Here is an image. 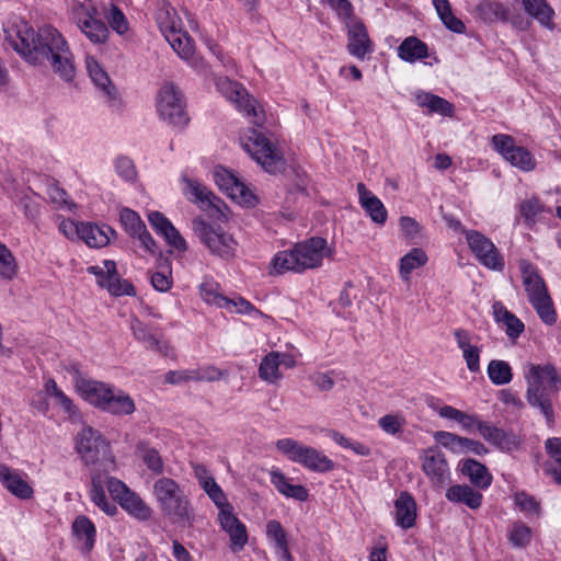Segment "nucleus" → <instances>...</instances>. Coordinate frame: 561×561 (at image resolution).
Segmentation results:
<instances>
[{"mask_svg": "<svg viewBox=\"0 0 561 561\" xmlns=\"http://www.w3.org/2000/svg\"><path fill=\"white\" fill-rule=\"evenodd\" d=\"M524 378L527 385V403L538 409L548 423H553V399L561 390V376L556 367L550 363H528L524 368Z\"/></svg>", "mask_w": 561, "mask_h": 561, "instance_id": "2", "label": "nucleus"}, {"mask_svg": "<svg viewBox=\"0 0 561 561\" xmlns=\"http://www.w3.org/2000/svg\"><path fill=\"white\" fill-rule=\"evenodd\" d=\"M182 181L185 183L184 195L193 203L197 204L203 210L214 209L216 213H221L222 201L217 197L202 183L182 175Z\"/></svg>", "mask_w": 561, "mask_h": 561, "instance_id": "16", "label": "nucleus"}, {"mask_svg": "<svg viewBox=\"0 0 561 561\" xmlns=\"http://www.w3.org/2000/svg\"><path fill=\"white\" fill-rule=\"evenodd\" d=\"M77 388L92 405L113 415H130L136 405L133 398L123 390L95 380H80Z\"/></svg>", "mask_w": 561, "mask_h": 561, "instance_id": "5", "label": "nucleus"}, {"mask_svg": "<svg viewBox=\"0 0 561 561\" xmlns=\"http://www.w3.org/2000/svg\"><path fill=\"white\" fill-rule=\"evenodd\" d=\"M394 518L398 526L410 529L415 525L416 503L408 492H401L394 502Z\"/></svg>", "mask_w": 561, "mask_h": 561, "instance_id": "26", "label": "nucleus"}, {"mask_svg": "<svg viewBox=\"0 0 561 561\" xmlns=\"http://www.w3.org/2000/svg\"><path fill=\"white\" fill-rule=\"evenodd\" d=\"M76 450L87 466L105 467L113 462L110 443L91 426H83L77 434Z\"/></svg>", "mask_w": 561, "mask_h": 561, "instance_id": "9", "label": "nucleus"}, {"mask_svg": "<svg viewBox=\"0 0 561 561\" xmlns=\"http://www.w3.org/2000/svg\"><path fill=\"white\" fill-rule=\"evenodd\" d=\"M152 493L163 517L171 524L191 527L195 522V512L184 486L169 477H160L152 486Z\"/></svg>", "mask_w": 561, "mask_h": 561, "instance_id": "3", "label": "nucleus"}, {"mask_svg": "<svg viewBox=\"0 0 561 561\" xmlns=\"http://www.w3.org/2000/svg\"><path fill=\"white\" fill-rule=\"evenodd\" d=\"M129 327L135 340L141 343L147 350L154 351L162 356L170 354V343L164 340L162 335L154 333L146 323L137 318H131Z\"/></svg>", "mask_w": 561, "mask_h": 561, "instance_id": "18", "label": "nucleus"}, {"mask_svg": "<svg viewBox=\"0 0 561 561\" xmlns=\"http://www.w3.org/2000/svg\"><path fill=\"white\" fill-rule=\"evenodd\" d=\"M221 528L229 535L230 549L241 551L248 542L245 525L232 513V506L222 508L218 514Z\"/></svg>", "mask_w": 561, "mask_h": 561, "instance_id": "17", "label": "nucleus"}, {"mask_svg": "<svg viewBox=\"0 0 561 561\" xmlns=\"http://www.w3.org/2000/svg\"><path fill=\"white\" fill-rule=\"evenodd\" d=\"M188 381H196L195 369L170 370L165 374V382L170 385H178Z\"/></svg>", "mask_w": 561, "mask_h": 561, "instance_id": "60", "label": "nucleus"}, {"mask_svg": "<svg viewBox=\"0 0 561 561\" xmlns=\"http://www.w3.org/2000/svg\"><path fill=\"white\" fill-rule=\"evenodd\" d=\"M536 310L541 321L548 325H552L557 321V313L549 293L528 299Z\"/></svg>", "mask_w": 561, "mask_h": 561, "instance_id": "45", "label": "nucleus"}, {"mask_svg": "<svg viewBox=\"0 0 561 561\" xmlns=\"http://www.w3.org/2000/svg\"><path fill=\"white\" fill-rule=\"evenodd\" d=\"M427 255L421 248H413L400 260L399 273L404 282H410L411 273L427 263Z\"/></svg>", "mask_w": 561, "mask_h": 561, "instance_id": "38", "label": "nucleus"}, {"mask_svg": "<svg viewBox=\"0 0 561 561\" xmlns=\"http://www.w3.org/2000/svg\"><path fill=\"white\" fill-rule=\"evenodd\" d=\"M488 377L496 386L507 385L513 379L511 365L502 359H492L488 365Z\"/></svg>", "mask_w": 561, "mask_h": 561, "instance_id": "47", "label": "nucleus"}, {"mask_svg": "<svg viewBox=\"0 0 561 561\" xmlns=\"http://www.w3.org/2000/svg\"><path fill=\"white\" fill-rule=\"evenodd\" d=\"M107 20L110 26L119 35L127 32L128 22L124 13L116 5H112Z\"/></svg>", "mask_w": 561, "mask_h": 561, "instance_id": "59", "label": "nucleus"}, {"mask_svg": "<svg viewBox=\"0 0 561 561\" xmlns=\"http://www.w3.org/2000/svg\"><path fill=\"white\" fill-rule=\"evenodd\" d=\"M119 220L130 237H136L146 227L139 215L129 208L121 210Z\"/></svg>", "mask_w": 561, "mask_h": 561, "instance_id": "53", "label": "nucleus"}, {"mask_svg": "<svg viewBox=\"0 0 561 561\" xmlns=\"http://www.w3.org/2000/svg\"><path fill=\"white\" fill-rule=\"evenodd\" d=\"M18 273V265L12 252L0 242V278L12 280Z\"/></svg>", "mask_w": 561, "mask_h": 561, "instance_id": "49", "label": "nucleus"}, {"mask_svg": "<svg viewBox=\"0 0 561 561\" xmlns=\"http://www.w3.org/2000/svg\"><path fill=\"white\" fill-rule=\"evenodd\" d=\"M278 352H271L263 357L260 367L259 376L264 381L273 383L282 378L279 373Z\"/></svg>", "mask_w": 561, "mask_h": 561, "instance_id": "48", "label": "nucleus"}, {"mask_svg": "<svg viewBox=\"0 0 561 561\" xmlns=\"http://www.w3.org/2000/svg\"><path fill=\"white\" fill-rule=\"evenodd\" d=\"M104 266H90L88 272L95 275L98 284L101 287L107 288L108 293L113 296H134L135 288L126 279H122L116 271V264L114 261H104Z\"/></svg>", "mask_w": 561, "mask_h": 561, "instance_id": "14", "label": "nucleus"}, {"mask_svg": "<svg viewBox=\"0 0 561 561\" xmlns=\"http://www.w3.org/2000/svg\"><path fill=\"white\" fill-rule=\"evenodd\" d=\"M106 488L111 496L118 503L121 502V499L125 497V495L130 491L123 481L114 477H108L106 479Z\"/></svg>", "mask_w": 561, "mask_h": 561, "instance_id": "61", "label": "nucleus"}, {"mask_svg": "<svg viewBox=\"0 0 561 561\" xmlns=\"http://www.w3.org/2000/svg\"><path fill=\"white\" fill-rule=\"evenodd\" d=\"M117 173L125 179L130 181L136 176V170L133 161L127 157H119L115 163Z\"/></svg>", "mask_w": 561, "mask_h": 561, "instance_id": "62", "label": "nucleus"}, {"mask_svg": "<svg viewBox=\"0 0 561 561\" xmlns=\"http://www.w3.org/2000/svg\"><path fill=\"white\" fill-rule=\"evenodd\" d=\"M0 481L9 492L21 500L33 496L32 486L16 471L2 463H0Z\"/></svg>", "mask_w": 561, "mask_h": 561, "instance_id": "27", "label": "nucleus"}, {"mask_svg": "<svg viewBox=\"0 0 561 561\" xmlns=\"http://www.w3.org/2000/svg\"><path fill=\"white\" fill-rule=\"evenodd\" d=\"M519 211L525 221L530 225L535 222L536 217L542 211V204L538 198H530L520 204Z\"/></svg>", "mask_w": 561, "mask_h": 561, "instance_id": "57", "label": "nucleus"}, {"mask_svg": "<svg viewBox=\"0 0 561 561\" xmlns=\"http://www.w3.org/2000/svg\"><path fill=\"white\" fill-rule=\"evenodd\" d=\"M531 538V529L522 522H515L508 534V540L516 548L528 546Z\"/></svg>", "mask_w": 561, "mask_h": 561, "instance_id": "52", "label": "nucleus"}, {"mask_svg": "<svg viewBox=\"0 0 561 561\" xmlns=\"http://www.w3.org/2000/svg\"><path fill=\"white\" fill-rule=\"evenodd\" d=\"M157 107L162 119L176 127L188 123L181 92L171 82H165L157 96Z\"/></svg>", "mask_w": 561, "mask_h": 561, "instance_id": "10", "label": "nucleus"}, {"mask_svg": "<svg viewBox=\"0 0 561 561\" xmlns=\"http://www.w3.org/2000/svg\"><path fill=\"white\" fill-rule=\"evenodd\" d=\"M416 103L421 107H427L430 113H438L443 116H451L454 105L447 100L428 92L416 94Z\"/></svg>", "mask_w": 561, "mask_h": 561, "instance_id": "43", "label": "nucleus"}, {"mask_svg": "<svg viewBox=\"0 0 561 561\" xmlns=\"http://www.w3.org/2000/svg\"><path fill=\"white\" fill-rule=\"evenodd\" d=\"M81 32L94 44L106 42L110 31L102 20L77 21Z\"/></svg>", "mask_w": 561, "mask_h": 561, "instance_id": "46", "label": "nucleus"}, {"mask_svg": "<svg viewBox=\"0 0 561 561\" xmlns=\"http://www.w3.org/2000/svg\"><path fill=\"white\" fill-rule=\"evenodd\" d=\"M461 472L467 476L470 482L479 488V489H488L492 483V474L489 472L488 468L474 460V459H465L461 462Z\"/></svg>", "mask_w": 561, "mask_h": 561, "instance_id": "29", "label": "nucleus"}, {"mask_svg": "<svg viewBox=\"0 0 561 561\" xmlns=\"http://www.w3.org/2000/svg\"><path fill=\"white\" fill-rule=\"evenodd\" d=\"M275 446L290 461L297 462L310 471L329 472L334 468V462L318 449L293 438L278 439Z\"/></svg>", "mask_w": 561, "mask_h": 561, "instance_id": "8", "label": "nucleus"}, {"mask_svg": "<svg viewBox=\"0 0 561 561\" xmlns=\"http://www.w3.org/2000/svg\"><path fill=\"white\" fill-rule=\"evenodd\" d=\"M148 219L153 229L163 236L170 245L179 251H185L187 249L185 240L163 214L152 211L148 215Z\"/></svg>", "mask_w": 561, "mask_h": 561, "instance_id": "23", "label": "nucleus"}, {"mask_svg": "<svg viewBox=\"0 0 561 561\" xmlns=\"http://www.w3.org/2000/svg\"><path fill=\"white\" fill-rule=\"evenodd\" d=\"M545 448L549 456L546 472L552 477L558 484H561V438H548L545 443Z\"/></svg>", "mask_w": 561, "mask_h": 561, "instance_id": "35", "label": "nucleus"}, {"mask_svg": "<svg viewBox=\"0 0 561 561\" xmlns=\"http://www.w3.org/2000/svg\"><path fill=\"white\" fill-rule=\"evenodd\" d=\"M196 381H216L222 377V373L215 366L196 368Z\"/></svg>", "mask_w": 561, "mask_h": 561, "instance_id": "64", "label": "nucleus"}, {"mask_svg": "<svg viewBox=\"0 0 561 561\" xmlns=\"http://www.w3.org/2000/svg\"><path fill=\"white\" fill-rule=\"evenodd\" d=\"M271 482L280 494L287 497L306 501L309 496L308 490L304 485L291 484L279 470H273L271 472Z\"/></svg>", "mask_w": 561, "mask_h": 561, "instance_id": "34", "label": "nucleus"}, {"mask_svg": "<svg viewBox=\"0 0 561 561\" xmlns=\"http://www.w3.org/2000/svg\"><path fill=\"white\" fill-rule=\"evenodd\" d=\"M398 56L408 62H414L428 56L427 46L415 36L407 37L398 47Z\"/></svg>", "mask_w": 561, "mask_h": 561, "instance_id": "36", "label": "nucleus"}, {"mask_svg": "<svg viewBox=\"0 0 561 561\" xmlns=\"http://www.w3.org/2000/svg\"><path fill=\"white\" fill-rule=\"evenodd\" d=\"M362 207L369 215L370 219L379 225H382L387 220V209L382 202L377 196L365 198Z\"/></svg>", "mask_w": 561, "mask_h": 561, "instance_id": "51", "label": "nucleus"}, {"mask_svg": "<svg viewBox=\"0 0 561 561\" xmlns=\"http://www.w3.org/2000/svg\"><path fill=\"white\" fill-rule=\"evenodd\" d=\"M492 309L495 321L506 327V334L510 339L515 340L524 332V323L501 301H495Z\"/></svg>", "mask_w": 561, "mask_h": 561, "instance_id": "30", "label": "nucleus"}, {"mask_svg": "<svg viewBox=\"0 0 561 561\" xmlns=\"http://www.w3.org/2000/svg\"><path fill=\"white\" fill-rule=\"evenodd\" d=\"M266 534L270 538H272L274 540L276 547L287 542L286 534H285L280 523L277 520H270L266 524Z\"/></svg>", "mask_w": 561, "mask_h": 561, "instance_id": "63", "label": "nucleus"}, {"mask_svg": "<svg viewBox=\"0 0 561 561\" xmlns=\"http://www.w3.org/2000/svg\"><path fill=\"white\" fill-rule=\"evenodd\" d=\"M218 91L231 103H233L239 111L244 112L251 117V123L255 126H262L265 117L262 110L256 106V101L247 92V90L238 82L228 78L218 79Z\"/></svg>", "mask_w": 561, "mask_h": 561, "instance_id": "11", "label": "nucleus"}, {"mask_svg": "<svg viewBox=\"0 0 561 561\" xmlns=\"http://www.w3.org/2000/svg\"><path fill=\"white\" fill-rule=\"evenodd\" d=\"M422 468L432 483L436 485H443L449 480L448 462L444 454L439 451L428 450L424 456Z\"/></svg>", "mask_w": 561, "mask_h": 561, "instance_id": "20", "label": "nucleus"}, {"mask_svg": "<svg viewBox=\"0 0 561 561\" xmlns=\"http://www.w3.org/2000/svg\"><path fill=\"white\" fill-rule=\"evenodd\" d=\"M90 497L91 501L100 507L105 514L110 516H114L117 512L116 505L108 501L104 486H103V480L101 478V474H92L91 477V489H90Z\"/></svg>", "mask_w": 561, "mask_h": 561, "instance_id": "40", "label": "nucleus"}, {"mask_svg": "<svg viewBox=\"0 0 561 561\" xmlns=\"http://www.w3.org/2000/svg\"><path fill=\"white\" fill-rule=\"evenodd\" d=\"M434 438L455 454L472 453L482 456L488 453V448L481 442L461 437L450 432L438 431L434 434Z\"/></svg>", "mask_w": 561, "mask_h": 561, "instance_id": "19", "label": "nucleus"}, {"mask_svg": "<svg viewBox=\"0 0 561 561\" xmlns=\"http://www.w3.org/2000/svg\"><path fill=\"white\" fill-rule=\"evenodd\" d=\"M87 69L91 80L104 93V95H106L110 100H115V87L112 84L106 71L93 57L87 58Z\"/></svg>", "mask_w": 561, "mask_h": 561, "instance_id": "32", "label": "nucleus"}, {"mask_svg": "<svg viewBox=\"0 0 561 561\" xmlns=\"http://www.w3.org/2000/svg\"><path fill=\"white\" fill-rule=\"evenodd\" d=\"M171 47L178 53L183 59H188L193 56L194 45L193 41L186 32L180 28L167 33L164 36Z\"/></svg>", "mask_w": 561, "mask_h": 561, "instance_id": "44", "label": "nucleus"}, {"mask_svg": "<svg viewBox=\"0 0 561 561\" xmlns=\"http://www.w3.org/2000/svg\"><path fill=\"white\" fill-rule=\"evenodd\" d=\"M156 19H157V23L160 27V31L163 33L164 36L167 35V33H171V31H174L178 28L176 13L169 5H163V7L159 8V10L157 11Z\"/></svg>", "mask_w": 561, "mask_h": 561, "instance_id": "54", "label": "nucleus"}, {"mask_svg": "<svg viewBox=\"0 0 561 561\" xmlns=\"http://www.w3.org/2000/svg\"><path fill=\"white\" fill-rule=\"evenodd\" d=\"M142 460L147 468L156 474H161L163 472V460L158 453V450L153 448H147L144 450Z\"/></svg>", "mask_w": 561, "mask_h": 561, "instance_id": "58", "label": "nucleus"}, {"mask_svg": "<svg viewBox=\"0 0 561 561\" xmlns=\"http://www.w3.org/2000/svg\"><path fill=\"white\" fill-rule=\"evenodd\" d=\"M201 297L207 302L216 305L220 308H230L228 298L218 291V284L205 282L199 286Z\"/></svg>", "mask_w": 561, "mask_h": 561, "instance_id": "50", "label": "nucleus"}, {"mask_svg": "<svg viewBox=\"0 0 561 561\" xmlns=\"http://www.w3.org/2000/svg\"><path fill=\"white\" fill-rule=\"evenodd\" d=\"M525 11L536 19L542 26L553 27V10L546 0H523Z\"/></svg>", "mask_w": 561, "mask_h": 561, "instance_id": "39", "label": "nucleus"}, {"mask_svg": "<svg viewBox=\"0 0 561 561\" xmlns=\"http://www.w3.org/2000/svg\"><path fill=\"white\" fill-rule=\"evenodd\" d=\"M78 549L83 554H89L95 543L96 528L84 515L77 516L71 526Z\"/></svg>", "mask_w": 561, "mask_h": 561, "instance_id": "21", "label": "nucleus"}, {"mask_svg": "<svg viewBox=\"0 0 561 561\" xmlns=\"http://www.w3.org/2000/svg\"><path fill=\"white\" fill-rule=\"evenodd\" d=\"M443 24L451 32L463 34L466 26L463 22L454 15L451 5L448 0H432Z\"/></svg>", "mask_w": 561, "mask_h": 561, "instance_id": "42", "label": "nucleus"}, {"mask_svg": "<svg viewBox=\"0 0 561 561\" xmlns=\"http://www.w3.org/2000/svg\"><path fill=\"white\" fill-rule=\"evenodd\" d=\"M380 428L390 435L400 433L405 424L403 416L398 414H386L379 419Z\"/></svg>", "mask_w": 561, "mask_h": 561, "instance_id": "56", "label": "nucleus"}, {"mask_svg": "<svg viewBox=\"0 0 561 561\" xmlns=\"http://www.w3.org/2000/svg\"><path fill=\"white\" fill-rule=\"evenodd\" d=\"M454 336L462 352L467 368L471 373H478L480 370V348L471 344V334L467 330L457 329L454 331Z\"/></svg>", "mask_w": 561, "mask_h": 561, "instance_id": "28", "label": "nucleus"}, {"mask_svg": "<svg viewBox=\"0 0 561 561\" xmlns=\"http://www.w3.org/2000/svg\"><path fill=\"white\" fill-rule=\"evenodd\" d=\"M330 254L324 238L312 237L296 243L291 249L275 254L272 266L276 274L286 272L302 273L322 265L324 256Z\"/></svg>", "mask_w": 561, "mask_h": 561, "instance_id": "4", "label": "nucleus"}, {"mask_svg": "<svg viewBox=\"0 0 561 561\" xmlns=\"http://www.w3.org/2000/svg\"><path fill=\"white\" fill-rule=\"evenodd\" d=\"M108 233H114L110 227H99L93 224H80L79 238L91 248H101L110 243Z\"/></svg>", "mask_w": 561, "mask_h": 561, "instance_id": "33", "label": "nucleus"}, {"mask_svg": "<svg viewBox=\"0 0 561 561\" xmlns=\"http://www.w3.org/2000/svg\"><path fill=\"white\" fill-rule=\"evenodd\" d=\"M446 499L454 503L466 504L471 510H477L482 504V494L474 491L467 484H455L450 486L445 494Z\"/></svg>", "mask_w": 561, "mask_h": 561, "instance_id": "31", "label": "nucleus"}, {"mask_svg": "<svg viewBox=\"0 0 561 561\" xmlns=\"http://www.w3.org/2000/svg\"><path fill=\"white\" fill-rule=\"evenodd\" d=\"M214 180L218 187L225 191L231 198L248 206L255 205L256 198L254 194L231 171L218 168L215 170Z\"/></svg>", "mask_w": 561, "mask_h": 561, "instance_id": "15", "label": "nucleus"}, {"mask_svg": "<svg viewBox=\"0 0 561 561\" xmlns=\"http://www.w3.org/2000/svg\"><path fill=\"white\" fill-rule=\"evenodd\" d=\"M240 139L242 147L266 172L275 174L285 169L286 163L282 153L257 129L249 128Z\"/></svg>", "mask_w": 561, "mask_h": 561, "instance_id": "7", "label": "nucleus"}, {"mask_svg": "<svg viewBox=\"0 0 561 561\" xmlns=\"http://www.w3.org/2000/svg\"><path fill=\"white\" fill-rule=\"evenodd\" d=\"M347 36V50L351 55L364 59L367 53L371 51L373 44L366 26L362 22L353 23L348 28Z\"/></svg>", "mask_w": 561, "mask_h": 561, "instance_id": "25", "label": "nucleus"}, {"mask_svg": "<svg viewBox=\"0 0 561 561\" xmlns=\"http://www.w3.org/2000/svg\"><path fill=\"white\" fill-rule=\"evenodd\" d=\"M493 148L513 167L529 172L536 167L535 159L526 148L516 146L513 137L504 134L492 137Z\"/></svg>", "mask_w": 561, "mask_h": 561, "instance_id": "13", "label": "nucleus"}, {"mask_svg": "<svg viewBox=\"0 0 561 561\" xmlns=\"http://www.w3.org/2000/svg\"><path fill=\"white\" fill-rule=\"evenodd\" d=\"M195 236L208 249L211 255L228 261L236 256L238 241L221 226L209 224L202 218L192 221Z\"/></svg>", "mask_w": 561, "mask_h": 561, "instance_id": "6", "label": "nucleus"}, {"mask_svg": "<svg viewBox=\"0 0 561 561\" xmlns=\"http://www.w3.org/2000/svg\"><path fill=\"white\" fill-rule=\"evenodd\" d=\"M5 41L27 62L44 65L48 62L53 71L62 80L70 82L76 75L73 56L61 33L45 25L35 32L26 23L5 30Z\"/></svg>", "mask_w": 561, "mask_h": 561, "instance_id": "1", "label": "nucleus"}, {"mask_svg": "<svg viewBox=\"0 0 561 561\" xmlns=\"http://www.w3.org/2000/svg\"><path fill=\"white\" fill-rule=\"evenodd\" d=\"M518 267L528 299L543 295V293H548L546 283L539 274L537 266L526 259H520L518 261Z\"/></svg>", "mask_w": 561, "mask_h": 561, "instance_id": "22", "label": "nucleus"}, {"mask_svg": "<svg viewBox=\"0 0 561 561\" xmlns=\"http://www.w3.org/2000/svg\"><path fill=\"white\" fill-rule=\"evenodd\" d=\"M476 12L484 22L506 21L508 10L496 0H481L477 7Z\"/></svg>", "mask_w": 561, "mask_h": 561, "instance_id": "41", "label": "nucleus"}, {"mask_svg": "<svg viewBox=\"0 0 561 561\" xmlns=\"http://www.w3.org/2000/svg\"><path fill=\"white\" fill-rule=\"evenodd\" d=\"M119 505L133 517L139 520H147L151 517L152 510L146 502L131 490L121 499Z\"/></svg>", "mask_w": 561, "mask_h": 561, "instance_id": "37", "label": "nucleus"}, {"mask_svg": "<svg viewBox=\"0 0 561 561\" xmlns=\"http://www.w3.org/2000/svg\"><path fill=\"white\" fill-rule=\"evenodd\" d=\"M201 488L205 491V493L209 496L214 504L220 508V511L222 508L231 506L227 501V496L224 493L222 489L218 485L214 478L208 479V481H205Z\"/></svg>", "mask_w": 561, "mask_h": 561, "instance_id": "55", "label": "nucleus"}, {"mask_svg": "<svg viewBox=\"0 0 561 561\" xmlns=\"http://www.w3.org/2000/svg\"><path fill=\"white\" fill-rule=\"evenodd\" d=\"M480 435L492 445L503 451H512L518 447V439L512 433H507L502 428L490 425L489 423H478Z\"/></svg>", "mask_w": 561, "mask_h": 561, "instance_id": "24", "label": "nucleus"}, {"mask_svg": "<svg viewBox=\"0 0 561 561\" xmlns=\"http://www.w3.org/2000/svg\"><path fill=\"white\" fill-rule=\"evenodd\" d=\"M466 240L469 249L481 265L496 272L504 270V257L488 237L477 230H469L466 231Z\"/></svg>", "mask_w": 561, "mask_h": 561, "instance_id": "12", "label": "nucleus"}]
</instances>
